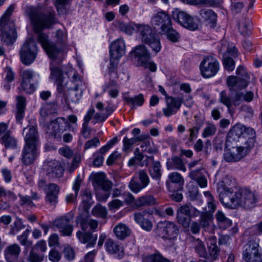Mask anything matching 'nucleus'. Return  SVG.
Listing matches in <instances>:
<instances>
[{
	"label": "nucleus",
	"instance_id": "nucleus-54",
	"mask_svg": "<svg viewBox=\"0 0 262 262\" xmlns=\"http://www.w3.org/2000/svg\"><path fill=\"white\" fill-rule=\"evenodd\" d=\"M140 140L139 137L137 138H132L130 139L127 138L126 137H125L123 140V150L124 151L126 152H128L130 148L132 146L135 144L137 141Z\"/></svg>",
	"mask_w": 262,
	"mask_h": 262
},
{
	"label": "nucleus",
	"instance_id": "nucleus-36",
	"mask_svg": "<svg viewBox=\"0 0 262 262\" xmlns=\"http://www.w3.org/2000/svg\"><path fill=\"white\" fill-rule=\"evenodd\" d=\"M163 34L166 35L167 38L172 42H177L179 41L180 36L179 33L169 25L161 31Z\"/></svg>",
	"mask_w": 262,
	"mask_h": 262
},
{
	"label": "nucleus",
	"instance_id": "nucleus-16",
	"mask_svg": "<svg viewBox=\"0 0 262 262\" xmlns=\"http://www.w3.org/2000/svg\"><path fill=\"white\" fill-rule=\"evenodd\" d=\"M68 121L63 118H58L52 121L48 127L47 133L57 139L61 138V135L69 127Z\"/></svg>",
	"mask_w": 262,
	"mask_h": 262
},
{
	"label": "nucleus",
	"instance_id": "nucleus-60",
	"mask_svg": "<svg viewBox=\"0 0 262 262\" xmlns=\"http://www.w3.org/2000/svg\"><path fill=\"white\" fill-rule=\"evenodd\" d=\"M212 219L211 215L208 213H204L201 215L200 225L203 228L207 227L209 225V222Z\"/></svg>",
	"mask_w": 262,
	"mask_h": 262
},
{
	"label": "nucleus",
	"instance_id": "nucleus-43",
	"mask_svg": "<svg viewBox=\"0 0 262 262\" xmlns=\"http://www.w3.org/2000/svg\"><path fill=\"white\" fill-rule=\"evenodd\" d=\"M51 77L55 80L56 83H60L63 81V73L58 67L54 66L50 67Z\"/></svg>",
	"mask_w": 262,
	"mask_h": 262
},
{
	"label": "nucleus",
	"instance_id": "nucleus-47",
	"mask_svg": "<svg viewBox=\"0 0 262 262\" xmlns=\"http://www.w3.org/2000/svg\"><path fill=\"white\" fill-rule=\"evenodd\" d=\"M251 22L249 19H243L238 24V30L243 35H249L250 33Z\"/></svg>",
	"mask_w": 262,
	"mask_h": 262
},
{
	"label": "nucleus",
	"instance_id": "nucleus-50",
	"mask_svg": "<svg viewBox=\"0 0 262 262\" xmlns=\"http://www.w3.org/2000/svg\"><path fill=\"white\" fill-rule=\"evenodd\" d=\"M92 214L97 217L105 218L107 212L106 208L100 205H97L92 210Z\"/></svg>",
	"mask_w": 262,
	"mask_h": 262
},
{
	"label": "nucleus",
	"instance_id": "nucleus-62",
	"mask_svg": "<svg viewBox=\"0 0 262 262\" xmlns=\"http://www.w3.org/2000/svg\"><path fill=\"white\" fill-rule=\"evenodd\" d=\"M223 64L225 69L229 71H232L235 67V62L233 59L231 57L224 58Z\"/></svg>",
	"mask_w": 262,
	"mask_h": 262
},
{
	"label": "nucleus",
	"instance_id": "nucleus-25",
	"mask_svg": "<svg viewBox=\"0 0 262 262\" xmlns=\"http://www.w3.org/2000/svg\"><path fill=\"white\" fill-rule=\"evenodd\" d=\"M21 252V248L17 244L7 246L4 250L5 257L7 262H16Z\"/></svg>",
	"mask_w": 262,
	"mask_h": 262
},
{
	"label": "nucleus",
	"instance_id": "nucleus-3",
	"mask_svg": "<svg viewBox=\"0 0 262 262\" xmlns=\"http://www.w3.org/2000/svg\"><path fill=\"white\" fill-rule=\"evenodd\" d=\"M230 200L227 199L225 207L235 209L242 207L245 209L253 208L255 206L257 198L250 190L246 189H239L234 192Z\"/></svg>",
	"mask_w": 262,
	"mask_h": 262
},
{
	"label": "nucleus",
	"instance_id": "nucleus-13",
	"mask_svg": "<svg viewBox=\"0 0 262 262\" xmlns=\"http://www.w3.org/2000/svg\"><path fill=\"white\" fill-rule=\"evenodd\" d=\"M246 145L233 147L225 151L224 159L227 162H236L245 157L250 150Z\"/></svg>",
	"mask_w": 262,
	"mask_h": 262
},
{
	"label": "nucleus",
	"instance_id": "nucleus-20",
	"mask_svg": "<svg viewBox=\"0 0 262 262\" xmlns=\"http://www.w3.org/2000/svg\"><path fill=\"white\" fill-rule=\"evenodd\" d=\"M183 99L181 97H168L166 98V106L163 109L164 116L169 117L176 114L180 108Z\"/></svg>",
	"mask_w": 262,
	"mask_h": 262
},
{
	"label": "nucleus",
	"instance_id": "nucleus-23",
	"mask_svg": "<svg viewBox=\"0 0 262 262\" xmlns=\"http://www.w3.org/2000/svg\"><path fill=\"white\" fill-rule=\"evenodd\" d=\"M25 144L38 145L39 135L36 126L29 125L24 128Z\"/></svg>",
	"mask_w": 262,
	"mask_h": 262
},
{
	"label": "nucleus",
	"instance_id": "nucleus-48",
	"mask_svg": "<svg viewBox=\"0 0 262 262\" xmlns=\"http://www.w3.org/2000/svg\"><path fill=\"white\" fill-rule=\"evenodd\" d=\"M204 124V122L202 120H197L196 125L193 127L190 128V135L188 140L190 142H193L194 139L196 138L199 131Z\"/></svg>",
	"mask_w": 262,
	"mask_h": 262
},
{
	"label": "nucleus",
	"instance_id": "nucleus-27",
	"mask_svg": "<svg viewBox=\"0 0 262 262\" xmlns=\"http://www.w3.org/2000/svg\"><path fill=\"white\" fill-rule=\"evenodd\" d=\"M130 54L138 58L137 61L140 63L150 60L151 57L147 48L143 45H140L135 47Z\"/></svg>",
	"mask_w": 262,
	"mask_h": 262
},
{
	"label": "nucleus",
	"instance_id": "nucleus-2",
	"mask_svg": "<svg viewBox=\"0 0 262 262\" xmlns=\"http://www.w3.org/2000/svg\"><path fill=\"white\" fill-rule=\"evenodd\" d=\"M14 8V5L10 6L0 20V36L2 41L7 45L13 44L17 37L14 21L10 19Z\"/></svg>",
	"mask_w": 262,
	"mask_h": 262
},
{
	"label": "nucleus",
	"instance_id": "nucleus-35",
	"mask_svg": "<svg viewBox=\"0 0 262 262\" xmlns=\"http://www.w3.org/2000/svg\"><path fill=\"white\" fill-rule=\"evenodd\" d=\"M0 142L7 148H15L17 146V140L11 134L7 132L0 139Z\"/></svg>",
	"mask_w": 262,
	"mask_h": 262
},
{
	"label": "nucleus",
	"instance_id": "nucleus-15",
	"mask_svg": "<svg viewBox=\"0 0 262 262\" xmlns=\"http://www.w3.org/2000/svg\"><path fill=\"white\" fill-rule=\"evenodd\" d=\"M72 219L68 215L60 216L55 219L53 225L59 229L62 235L70 236L73 231V226L70 224Z\"/></svg>",
	"mask_w": 262,
	"mask_h": 262
},
{
	"label": "nucleus",
	"instance_id": "nucleus-17",
	"mask_svg": "<svg viewBox=\"0 0 262 262\" xmlns=\"http://www.w3.org/2000/svg\"><path fill=\"white\" fill-rule=\"evenodd\" d=\"M76 223L80 225L81 230L85 231L88 227L93 231H95L98 226V222L91 218L90 216L86 212H83L79 214L76 218Z\"/></svg>",
	"mask_w": 262,
	"mask_h": 262
},
{
	"label": "nucleus",
	"instance_id": "nucleus-34",
	"mask_svg": "<svg viewBox=\"0 0 262 262\" xmlns=\"http://www.w3.org/2000/svg\"><path fill=\"white\" fill-rule=\"evenodd\" d=\"M255 132L254 129L251 127H246L244 132V139L245 141V145L251 149L255 143Z\"/></svg>",
	"mask_w": 262,
	"mask_h": 262
},
{
	"label": "nucleus",
	"instance_id": "nucleus-57",
	"mask_svg": "<svg viewBox=\"0 0 262 262\" xmlns=\"http://www.w3.org/2000/svg\"><path fill=\"white\" fill-rule=\"evenodd\" d=\"M178 222L184 228L189 227L190 224L191 218L188 215H185L177 213Z\"/></svg>",
	"mask_w": 262,
	"mask_h": 262
},
{
	"label": "nucleus",
	"instance_id": "nucleus-14",
	"mask_svg": "<svg viewBox=\"0 0 262 262\" xmlns=\"http://www.w3.org/2000/svg\"><path fill=\"white\" fill-rule=\"evenodd\" d=\"M43 169L46 176L49 180L54 181L62 178L64 173V169L60 163L56 160H51L46 162Z\"/></svg>",
	"mask_w": 262,
	"mask_h": 262
},
{
	"label": "nucleus",
	"instance_id": "nucleus-37",
	"mask_svg": "<svg viewBox=\"0 0 262 262\" xmlns=\"http://www.w3.org/2000/svg\"><path fill=\"white\" fill-rule=\"evenodd\" d=\"M156 203V200L153 195H146L138 198L135 202L137 207L153 205Z\"/></svg>",
	"mask_w": 262,
	"mask_h": 262
},
{
	"label": "nucleus",
	"instance_id": "nucleus-39",
	"mask_svg": "<svg viewBox=\"0 0 262 262\" xmlns=\"http://www.w3.org/2000/svg\"><path fill=\"white\" fill-rule=\"evenodd\" d=\"M193 246L195 252L200 256L206 258L207 257V253L205 245L200 239H196L193 242Z\"/></svg>",
	"mask_w": 262,
	"mask_h": 262
},
{
	"label": "nucleus",
	"instance_id": "nucleus-52",
	"mask_svg": "<svg viewBox=\"0 0 262 262\" xmlns=\"http://www.w3.org/2000/svg\"><path fill=\"white\" fill-rule=\"evenodd\" d=\"M25 228V226L22 221L20 219H17L11 226L10 234L15 235Z\"/></svg>",
	"mask_w": 262,
	"mask_h": 262
},
{
	"label": "nucleus",
	"instance_id": "nucleus-53",
	"mask_svg": "<svg viewBox=\"0 0 262 262\" xmlns=\"http://www.w3.org/2000/svg\"><path fill=\"white\" fill-rule=\"evenodd\" d=\"M140 183L145 188L149 184L150 179L146 172L144 170H140L137 172Z\"/></svg>",
	"mask_w": 262,
	"mask_h": 262
},
{
	"label": "nucleus",
	"instance_id": "nucleus-41",
	"mask_svg": "<svg viewBox=\"0 0 262 262\" xmlns=\"http://www.w3.org/2000/svg\"><path fill=\"white\" fill-rule=\"evenodd\" d=\"M219 101L227 107L229 112H231L232 105L233 104L232 99L225 91H222L220 92Z\"/></svg>",
	"mask_w": 262,
	"mask_h": 262
},
{
	"label": "nucleus",
	"instance_id": "nucleus-30",
	"mask_svg": "<svg viewBox=\"0 0 262 262\" xmlns=\"http://www.w3.org/2000/svg\"><path fill=\"white\" fill-rule=\"evenodd\" d=\"M166 167L168 170L178 169L184 172L186 171V167L182 159L176 156L167 159Z\"/></svg>",
	"mask_w": 262,
	"mask_h": 262
},
{
	"label": "nucleus",
	"instance_id": "nucleus-7",
	"mask_svg": "<svg viewBox=\"0 0 262 262\" xmlns=\"http://www.w3.org/2000/svg\"><path fill=\"white\" fill-rule=\"evenodd\" d=\"M235 179L231 176H227L217 184V191L219 193V200L225 206L228 199L230 200L234 194L233 188L236 186Z\"/></svg>",
	"mask_w": 262,
	"mask_h": 262
},
{
	"label": "nucleus",
	"instance_id": "nucleus-19",
	"mask_svg": "<svg viewBox=\"0 0 262 262\" xmlns=\"http://www.w3.org/2000/svg\"><path fill=\"white\" fill-rule=\"evenodd\" d=\"M34 75V72L30 70H23L20 73L22 79L20 85L22 89L27 93L31 94L35 89L34 84L31 83Z\"/></svg>",
	"mask_w": 262,
	"mask_h": 262
},
{
	"label": "nucleus",
	"instance_id": "nucleus-55",
	"mask_svg": "<svg viewBox=\"0 0 262 262\" xmlns=\"http://www.w3.org/2000/svg\"><path fill=\"white\" fill-rule=\"evenodd\" d=\"M216 127L212 123H209L206 126L202 133V136L204 138H207L215 135L216 132Z\"/></svg>",
	"mask_w": 262,
	"mask_h": 262
},
{
	"label": "nucleus",
	"instance_id": "nucleus-61",
	"mask_svg": "<svg viewBox=\"0 0 262 262\" xmlns=\"http://www.w3.org/2000/svg\"><path fill=\"white\" fill-rule=\"evenodd\" d=\"M56 37L57 38L56 42L57 43L61 45L62 43L64 47H66L67 37L62 31L60 30H57L56 34Z\"/></svg>",
	"mask_w": 262,
	"mask_h": 262
},
{
	"label": "nucleus",
	"instance_id": "nucleus-9",
	"mask_svg": "<svg viewBox=\"0 0 262 262\" xmlns=\"http://www.w3.org/2000/svg\"><path fill=\"white\" fill-rule=\"evenodd\" d=\"M172 18L183 27L191 31H195L199 28L200 20L193 17L186 12L176 10L172 13Z\"/></svg>",
	"mask_w": 262,
	"mask_h": 262
},
{
	"label": "nucleus",
	"instance_id": "nucleus-28",
	"mask_svg": "<svg viewBox=\"0 0 262 262\" xmlns=\"http://www.w3.org/2000/svg\"><path fill=\"white\" fill-rule=\"evenodd\" d=\"M76 236L81 243L83 244L87 243L86 247H94L97 239V235L96 234H93L90 231H85L84 232H83L80 230H78L76 233Z\"/></svg>",
	"mask_w": 262,
	"mask_h": 262
},
{
	"label": "nucleus",
	"instance_id": "nucleus-44",
	"mask_svg": "<svg viewBox=\"0 0 262 262\" xmlns=\"http://www.w3.org/2000/svg\"><path fill=\"white\" fill-rule=\"evenodd\" d=\"M125 102L129 105L133 106H141L144 101L143 95L141 94L134 97H125L124 98Z\"/></svg>",
	"mask_w": 262,
	"mask_h": 262
},
{
	"label": "nucleus",
	"instance_id": "nucleus-1",
	"mask_svg": "<svg viewBox=\"0 0 262 262\" xmlns=\"http://www.w3.org/2000/svg\"><path fill=\"white\" fill-rule=\"evenodd\" d=\"M27 16L34 33H38L37 40L51 59L61 57L66 47L57 42L50 41L49 36L42 31L50 29L56 23L55 11L51 8H46L42 5L27 6L25 10Z\"/></svg>",
	"mask_w": 262,
	"mask_h": 262
},
{
	"label": "nucleus",
	"instance_id": "nucleus-32",
	"mask_svg": "<svg viewBox=\"0 0 262 262\" xmlns=\"http://www.w3.org/2000/svg\"><path fill=\"white\" fill-rule=\"evenodd\" d=\"M16 108L15 117L16 122H20L25 116V111L26 105V98L22 96H18L16 97Z\"/></svg>",
	"mask_w": 262,
	"mask_h": 262
},
{
	"label": "nucleus",
	"instance_id": "nucleus-5",
	"mask_svg": "<svg viewBox=\"0 0 262 262\" xmlns=\"http://www.w3.org/2000/svg\"><path fill=\"white\" fill-rule=\"evenodd\" d=\"M92 181L94 189L97 191V199L100 201H105L109 197L108 191L112 188V183L107 179L105 174L102 172L94 174Z\"/></svg>",
	"mask_w": 262,
	"mask_h": 262
},
{
	"label": "nucleus",
	"instance_id": "nucleus-40",
	"mask_svg": "<svg viewBox=\"0 0 262 262\" xmlns=\"http://www.w3.org/2000/svg\"><path fill=\"white\" fill-rule=\"evenodd\" d=\"M215 218L221 228L226 229L232 224L231 221L226 217L223 212L220 210L217 211Z\"/></svg>",
	"mask_w": 262,
	"mask_h": 262
},
{
	"label": "nucleus",
	"instance_id": "nucleus-45",
	"mask_svg": "<svg viewBox=\"0 0 262 262\" xmlns=\"http://www.w3.org/2000/svg\"><path fill=\"white\" fill-rule=\"evenodd\" d=\"M143 262H171L168 259L163 257L160 253H154L143 257Z\"/></svg>",
	"mask_w": 262,
	"mask_h": 262
},
{
	"label": "nucleus",
	"instance_id": "nucleus-18",
	"mask_svg": "<svg viewBox=\"0 0 262 262\" xmlns=\"http://www.w3.org/2000/svg\"><path fill=\"white\" fill-rule=\"evenodd\" d=\"M125 43L121 39H118L114 41L110 46V63L114 66V62L113 61L118 60L125 53Z\"/></svg>",
	"mask_w": 262,
	"mask_h": 262
},
{
	"label": "nucleus",
	"instance_id": "nucleus-24",
	"mask_svg": "<svg viewBox=\"0 0 262 262\" xmlns=\"http://www.w3.org/2000/svg\"><path fill=\"white\" fill-rule=\"evenodd\" d=\"M45 191L46 201L51 205L55 206L58 203V195L60 191L59 186L55 183H50Z\"/></svg>",
	"mask_w": 262,
	"mask_h": 262
},
{
	"label": "nucleus",
	"instance_id": "nucleus-64",
	"mask_svg": "<svg viewBox=\"0 0 262 262\" xmlns=\"http://www.w3.org/2000/svg\"><path fill=\"white\" fill-rule=\"evenodd\" d=\"M244 99V93L237 92L232 99L233 104L234 106H238L243 102Z\"/></svg>",
	"mask_w": 262,
	"mask_h": 262
},
{
	"label": "nucleus",
	"instance_id": "nucleus-11",
	"mask_svg": "<svg viewBox=\"0 0 262 262\" xmlns=\"http://www.w3.org/2000/svg\"><path fill=\"white\" fill-rule=\"evenodd\" d=\"M200 68L202 75L205 78H210L216 74L219 70L218 61L211 56L204 57Z\"/></svg>",
	"mask_w": 262,
	"mask_h": 262
},
{
	"label": "nucleus",
	"instance_id": "nucleus-42",
	"mask_svg": "<svg viewBox=\"0 0 262 262\" xmlns=\"http://www.w3.org/2000/svg\"><path fill=\"white\" fill-rule=\"evenodd\" d=\"M44 259V254L37 251L31 247L29 254L27 258L29 262H42Z\"/></svg>",
	"mask_w": 262,
	"mask_h": 262
},
{
	"label": "nucleus",
	"instance_id": "nucleus-22",
	"mask_svg": "<svg viewBox=\"0 0 262 262\" xmlns=\"http://www.w3.org/2000/svg\"><path fill=\"white\" fill-rule=\"evenodd\" d=\"M37 146L25 144L22 151V161L26 165L32 163L37 157Z\"/></svg>",
	"mask_w": 262,
	"mask_h": 262
},
{
	"label": "nucleus",
	"instance_id": "nucleus-4",
	"mask_svg": "<svg viewBox=\"0 0 262 262\" xmlns=\"http://www.w3.org/2000/svg\"><path fill=\"white\" fill-rule=\"evenodd\" d=\"M136 27L142 42L148 45L156 54L159 52L161 49L160 38L152 29L147 25L138 24Z\"/></svg>",
	"mask_w": 262,
	"mask_h": 262
},
{
	"label": "nucleus",
	"instance_id": "nucleus-12",
	"mask_svg": "<svg viewBox=\"0 0 262 262\" xmlns=\"http://www.w3.org/2000/svg\"><path fill=\"white\" fill-rule=\"evenodd\" d=\"M30 232V230L27 229L21 235L17 236V239L19 244L21 246H24V251L26 252L28 248L31 247L39 253L43 254L47 249L46 242L43 240L39 241L36 244L32 246V242L28 239Z\"/></svg>",
	"mask_w": 262,
	"mask_h": 262
},
{
	"label": "nucleus",
	"instance_id": "nucleus-49",
	"mask_svg": "<svg viewBox=\"0 0 262 262\" xmlns=\"http://www.w3.org/2000/svg\"><path fill=\"white\" fill-rule=\"evenodd\" d=\"M245 126L242 125H235L230 130L229 135L233 137L244 139V132Z\"/></svg>",
	"mask_w": 262,
	"mask_h": 262
},
{
	"label": "nucleus",
	"instance_id": "nucleus-58",
	"mask_svg": "<svg viewBox=\"0 0 262 262\" xmlns=\"http://www.w3.org/2000/svg\"><path fill=\"white\" fill-rule=\"evenodd\" d=\"M81 155L79 153L74 155L73 159L69 167V172L72 173L78 166L81 162Z\"/></svg>",
	"mask_w": 262,
	"mask_h": 262
},
{
	"label": "nucleus",
	"instance_id": "nucleus-31",
	"mask_svg": "<svg viewBox=\"0 0 262 262\" xmlns=\"http://www.w3.org/2000/svg\"><path fill=\"white\" fill-rule=\"evenodd\" d=\"M201 18L211 28H214L216 23L217 15L211 9H203L200 11Z\"/></svg>",
	"mask_w": 262,
	"mask_h": 262
},
{
	"label": "nucleus",
	"instance_id": "nucleus-59",
	"mask_svg": "<svg viewBox=\"0 0 262 262\" xmlns=\"http://www.w3.org/2000/svg\"><path fill=\"white\" fill-rule=\"evenodd\" d=\"M204 195L208 199L207 203L209 211L211 212H213L216 209V206L214 203V200L213 195L209 191L205 192Z\"/></svg>",
	"mask_w": 262,
	"mask_h": 262
},
{
	"label": "nucleus",
	"instance_id": "nucleus-38",
	"mask_svg": "<svg viewBox=\"0 0 262 262\" xmlns=\"http://www.w3.org/2000/svg\"><path fill=\"white\" fill-rule=\"evenodd\" d=\"M168 179L170 183L173 185L174 184L178 185V189L182 190L184 180L181 174L177 172H173L168 175ZM173 187V186H172Z\"/></svg>",
	"mask_w": 262,
	"mask_h": 262
},
{
	"label": "nucleus",
	"instance_id": "nucleus-26",
	"mask_svg": "<svg viewBox=\"0 0 262 262\" xmlns=\"http://www.w3.org/2000/svg\"><path fill=\"white\" fill-rule=\"evenodd\" d=\"M106 251L110 254H117L118 259H121L124 255V250L121 245L111 238H108L105 243Z\"/></svg>",
	"mask_w": 262,
	"mask_h": 262
},
{
	"label": "nucleus",
	"instance_id": "nucleus-8",
	"mask_svg": "<svg viewBox=\"0 0 262 262\" xmlns=\"http://www.w3.org/2000/svg\"><path fill=\"white\" fill-rule=\"evenodd\" d=\"M243 258L246 262H262V251L257 241L251 239L247 243L244 247Z\"/></svg>",
	"mask_w": 262,
	"mask_h": 262
},
{
	"label": "nucleus",
	"instance_id": "nucleus-29",
	"mask_svg": "<svg viewBox=\"0 0 262 262\" xmlns=\"http://www.w3.org/2000/svg\"><path fill=\"white\" fill-rule=\"evenodd\" d=\"M147 158L152 162L148 169L150 176L152 179L159 181L162 176L160 162L158 161H154L153 156H147Z\"/></svg>",
	"mask_w": 262,
	"mask_h": 262
},
{
	"label": "nucleus",
	"instance_id": "nucleus-51",
	"mask_svg": "<svg viewBox=\"0 0 262 262\" xmlns=\"http://www.w3.org/2000/svg\"><path fill=\"white\" fill-rule=\"evenodd\" d=\"M56 105L54 104H46L41 108L40 113L42 117H46L49 115L56 113Z\"/></svg>",
	"mask_w": 262,
	"mask_h": 262
},
{
	"label": "nucleus",
	"instance_id": "nucleus-21",
	"mask_svg": "<svg viewBox=\"0 0 262 262\" xmlns=\"http://www.w3.org/2000/svg\"><path fill=\"white\" fill-rule=\"evenodd\" d=\"M151 25L156 26H161V31L169 25H172L170 16L163 11L158 12L151 18Z\"/></svg>",
	"mask_w": 262,
	"mask_h": 262
},
{
	"label": "nucleus",
	"instance_id": "nucleus-6",
	"mask_svg": "<svg viewBox=\"0 0 262 262\" xmlns=\"http://www.w3.org/2000/svg\"><path fill=\"white\" fill-rule=\"evenodd\" d=\"M157 236L168 241H174L180 233L179 227L173 222L165 221L157 223L155 229Z\"/></svg>",
	"mask_w": 262,
	"mask_h": 262
},
{
	"label": "nucleus",
	"instance_id": "nucleus-33",
	"mask_svg": "<svg viewBox=\"0 0 262 262\" xmlns=\"http://www.w3.org/2000/svg\"><path fill=\"white\" fill-rule=\"evenodd\" d=\"M113 232L116 237L123 240L130 234V229L124 224L119 223L114 228Z\"/></svg>",
	"mask_w": 262,
	"mask_h": 262
},
{
	"label": "nucleus",
	"instance_id": "nucleus-56",
	"mask_svg": "<svg viewBox=\"0 0 262 262\" xmlns=\"http://www.w3.org/2000/svg\"><path fill=\"white\" fill-rule=\"evenodd\" d=\"M129 188L134 193H138L144 188L143 185L139 182L135 180V177L133 178L130 181Z\"/></svg>",
	"mask_w": 262,
	"mask_h": 262
},
{
	"label": "nucleus",
	"instance_id": "nucleus-63",
	"mask_svg": "<svg viewBox=\"0 0 262 262\" xmlns=\"http://www.w3.org/2000/svg\"><path fill=\"white\" fill-rule=\"evenodd\" d=\"M222 3V0H199V5H204L210 7L219 6Z\"/></svg>",
	"mask_w": 262,
	"mask_h": 262
},
{
	"label": "nucleus",
	"instance_id": "nucleus-10",
	"mask_svg": "<svg viewBox=\"0 0 262 262\" xmlns=\"http://www.w3.org/2000/svg\"><path fill=\"white\" fill-rule=\"evenodd\" d=\"M37 54V47L35 41L29 38L24 43L19 52L21 62L25 65L31 64Z\"/></svg>",
	"mask_w": 262,
	"mask_h": 262
},
{
	"label": "nucleus",
	"instance_id": "nucleus-46",
	"mask_svg": "<svg viewBox=\"0 0 262 262\" xmlns=\"http://www.w3.org/2000/svg\"><path fill=\"white\" fill-rule=\"evenodd\" d=\"M166 186L169 190L172 193L170 195V198L173 201L176 202H181L183 199V195L181 192H180L181 190H178V187L177 188V190L172 187V184L169 183V182H166Z\"/></svg>",
	"mask_w": 262,
	"mask_h": 262
}]
</instances>
